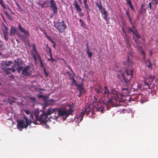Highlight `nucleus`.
<instances>
[{"label": "nucleus", "mask_w": 158, "mask_h": 158, "mask_svg": "<svg viewBox=\"0 0 158 158\" xmlns=\"http://www.w3.org/2000/svg\"><path fill=\"white\" fill-rule=\"evenodd\" d=\"M15 63L11 68H7L3 67L2 69L6 72V74L8 75L11 71L15 72L17 70L20 72L21 70L22 71V74L25 76H30L32 73V71L30 66H26L24 67L20 66L21 64L22 60L21 58H17L14 60Z\"/></svg>", "instance_id": "1"}, {"label": "nucleus", "mask_w": 158, "mask_h": 158, "mask_svg": "<svg viewBox=\"0 0 158 158\" xmlns=\"http://www.w3.org/2000/svg\"><path fill=\"white\" fill-rule=\"evenodd\" d=\"M111 93L110 94L108 95V96L110 95L111 96L110 100H109L108 101H106L105 100H103V103L108 108V106H120L119 102H121V99L122 98V95L121 93H119L117 91L114 89H112L111 90Z\"/></svg>", "instance_id": "2"}, {"label": "nucleus", "mask_w": 158, "mask_h": 158, "mask_svg": "<svg viewBox=\"0 0 158 158\" xmlns=\"http://www.w3.org/2000/svg\"><path fill=\"white\" fill-rule=\"evenodd\" d=\"M69 108L68 110L64 108H59L57 110V112L59 116L63 117V119L64 121L66 118L73 112V107L70 104L68 105Z\"/></svg>", "instance_id": "3"}, {"label": "nucleus", "mask_w": 158, "mask_h": 158, "mask_svg": "<svg viewBox=\"0 0 158 158\" xmlns=\"http://www.w3.org/2000/svg\"><path fill=\"white\" fill-rule=\"evenodd\" d=\"M126 75H123V85L127 86L130 83V80L133 76V70L132 69H127L126 70Z\"/></svg>", "instance_id": "4"}, {"label": "nucleus", "mask_w": 158, "mask_h": 158, "mask_svg": "<svg viewBox=\"0 0 158 158\" xmlns=\"http://www.w3.org/2000/svg\"><path fill=\"white\" fill-rule=\"evenodd\" d=\"M31 124V122L29 121L27 117L24 116V118L19 120L17 122V127L19 130L21 131L24 128L25 129Z\"/></svg>", "instance_id": "5"}, {"label": "nucleus", "mask_w": 158, "mask_h": 158, "mask_svg": "<svg viewBox=\"0 0 158 158\" xmlns=\"http://www.w3.org/2000/svg\"><path fill=\"white\" fill-rule=\"evenodd\" d=\"M57 108L53 109L51 108H49L47 110L46 112H42V114H40L39 117L41 118L40 121H44L46 119L48 115H50L53 113L57 112Z\"/></svg>", "instance_id": "6"}, {"label": "nucleus", "mask_w": 158, "mask_h": 158, "mask_svg": "<svg viewBox=\"0 0 158 158\" xmlns=\"http://www.w3.org/2000/svg\"><path fill=\"white\" fill-rule=\"evenodd\" d=\"M54 27L60 33L63 32L67 28L66 24L62 20L61 22L57 21L54 23Z\"/></svg>", "instance_id": "7"}, {"label": "nucleus", "mask_w": 158, "mask_h": 158, "mask_svg": "<svg viewBox=\"0 0 158 158\" xmlns=\"http://www.w3.org/2000/svg\"><path fill=\"white\" fill-rule=\"evenodd\" d=\"M25 113L27 115H29V118L30 120H32L35 121H40L41 117H39V115H40V113L38 111H36L33 113V114H31L29 110H25Z\"/></svg>", "instance_id": "8"}, {"label": "nucleus", "mask_w": 158, "mask_h": 158, "mask_svg": "<svg viewBox=\"0 0 158 158\" xmlns=\"http://www.w3.org/2000/svg\"><path fill=\"white\" fill-rule=\"evenodd\" d=\"M97 94H102L104 96L110 94V92L107 86H105L104 89L101 86H99L98 88L96 89Z\"/></svg>", "instance_id": "9"}, {"label": "nucleus", "mask_w": 158, "mask_h": 158, "mask_svg": "<svg viewBox=\"0 0 158 158\" xmlns=\"http://www.w3.org/2000/svg\"><path fill=\"white\" fill-rule=\"evenodd\" d=\"M132 38L136 44V47L139 49H141L142 48V46H139L141 42L139 40V39L141 38V37L139 33H136L135 35H133Z\"/></svg>", "instance_id": "10"}, {"label": "nucleus", "mask_w": 158, "mask_h": 158, "mask_svg": "<svg viewBox=\"0 0 158 158\" xmlns=\"http://www.w3.org/2000/svg\"><path fill=\"white\" fill-rule=\"evenodd\" d=\"M155 77L152 75H150L149 76L145 78L144 81L145 85L149 86L154 81Z\"/></svg>", "instance_id": "11"}, {"label": "nucleus", "mask_w": 158, "mask_h": 158, "mask_svg": "<svg viewBox=\"0 0 158 158\" xmlns=\"http://www.w3.org/2000/svg\"><path fill=\"white\" fill-rule=\"evenodd\" d=\"M18 29L21 32H23L24 36H23L25 38H28L30 36V34L28 31L25 29H24L22 26L21 24L20 23L18 24Z\"/></svg>", "instance_id": "12"}, {"label": "nucleus", "mask_w": 158, "mask_h": 158, "mask_svg": "<svg viewBox=\"0 0 158 158\" xmlns=\"http://www.w3.org/2000/svg\"><path fill=\"white\" fill-rule=\"evenodd\" d=\"M50 7L52 9L53 14H57V8L56 2L53 0H50Z\"/></svg>", "instance_id": "13"}, {"label": "nucleus", "mask_w": 158, "mask_h": 158, "mask_svg": "<svg viewBox=\"0 0 158 158\" xmlns=\"http://www.w3.org/2000/svg\"><path fill=\"white\" fill-rule=\"evenodd\" d=\"M73 5L74 6L77 12L80 13L81 12L82 9L76 0H74L73 1Z\"/></svg>", "instance_id": "14"}, {"label": "nucleus", "mask_w": 158, "mask_h": 158, "mask_svg": "<svg viewBox=\"0 0 158 158\" xmlns=\"http://www.w3.org/2000/svg\"><path fill=\"white\" fill-rule=\"evenodd\" d=\"M17 35L19 37H20L21 40H22L24 43L27 44L28 46L30 47V43L29 41V40L25 37H24L23 36L21 35L19 32L17 34Z\"/></svg>", "instance_id": "15"}, {"label": "nucleus", "mask_w": 158, "mask_h": 158, "mask_svg": "<svg viewBox=\"0 0 158 158\" xmlns=\"http://www.w3.org/2000/svg\"><path fill=\"white\" fill-rule=\"evenodd\" d=\"M122 90L123 91L122 94H121L122 95V98L123 96L124 97L130 93V90L127 87L122 88Z\"/></svg>", "instance_id": "16"}, {"label": "nucleus", "mask_w": 158, "mask_h": 158, "mask_svg": "<svg viewBox=\"0 0 158 158\" xmlns=\"http://www.w3.org/2000/svg\"><path fill=\"white\" fill-rule=\"evenodd\" d=\"M43 33L46 36L48 40L50 41L53 44L52 46L53 48H55L56 47V45L55 42L52 39H51L49 36L48 35L46 32L45 31H44Z\"/></svg>", "instance_id": "17"}, {"label": "nucleus", "mask_w": 158, "mask_h": 158, "mask_svg": "<svg viewBox=\"0 0 158 158\" xmlns=\"http://www.w3.org/2000/svg\"><path fill=\"white\" fill-rule=\"evenodd\" d=\"M77 87L79 92L82 93L84 94L85 92V90L83 87V84L82 83L77 85Z\"/></svg>", "instance_id": "18"}, {"label": "nucleus", "mask_w": 158, "mask_h": 158, "mask_svg": "<svg viewBox=\"0 0 158 158\" xmlns=\"http://www.w3.org/2000/svg\"><path fill=\"white\" fill-rule=\"evenodd\" d=\"M123 64L126 66L127 68L129 67L130 66H131L133 63L131 60L129 59H127V60L125 62H123Z\"/></svg>", "instance_id": "19"}, {"label": "nucleus", "mask_w": 158, "mask_h": 158, "mask_svg": "<svg viewBox=\"0 0 158 158\" xmlns=\"http://www.w3.org/2000/svg\"><path fill=\"white\" fill-rule=\"evenodd\" d=\"M97 106L96 107V110L98 111H100L102 112L103 111L104 108L103 106L101 105V104L99 103L97 104Z\"/></svg>", "instance_id": "20"}, {"label": "nucleus", "mask_w": 158, "mask_h": 158, "mask_svg": "<svg viewBox=\"0 0 158 158\" xmlns=\"http://www.w3.org/2000/svg\"><path fill=\"white\" fill-rule=\"evenodd\" d=\"M16 28L15 27H12L10 29V34L11 36L14 35L15 36V33L16 31Z\"/></svg>", "instance_id": "21"}, {"label": "nucleus", "mask_w": 158, "mask_h": 158, "mask_svg": "<svg viewBox=\"0 0 158 158\" xmlns=\"http://www.w3.org/2000/svg\"><path fill=\"white\" fill-rule=\"evenodd\" d=\"M127 30L129 34H131V33H133V36L135 35L136 33H138L136 29H135V31H134L131 27H128L127 28Z\"/></svg>", "instance_id": "22"}, {"label": "nucleus", "mask_w": 158, "mask_h": 158, "mask_svg": "<svg viewBox=\"0 0 158 158\" xmlns=\"http://www.w3.org/2000/svg\"><path fill=\"white\" fill-rule=\"evenodd\" d=\"M84 114L85 113L84 112H82L80 113L79 115L77 118V121L78 122H80L82 120Z\"/></svg>", "instance_id": "23"}, {"label": "nucleus", "mask_w": 158, "mask_h": 158, "mask_svg": "<svg viewBox=\"0 0 158 158\" xmlns=\"http://www.w3.org/2000/svg\"><path fill=\"white\" fill-rule=\"evenodd\" d=\"M8 28L5 25H4L2 28V30L4 34H8Z\"/></svg>", "instance_id": "24"}, {"label": "nucleus", "mask_w": 158, "mask_h": 158, "mask_svg": "<svg viewBox=\"0 0 158 158\" xmlns=\"http://www.w3.org/2000/svg\"><path fill=\"white\" fill-rule=\"evenodd\" d=\"M127 5L130 7V8L134 10H135L134 8L132 5L131 0H127Z\"/></svg>", "instance_id": "25"}, {"label": "nucleus", "mask_w": 158, "mask_h": 158, "mask_svg": "<svg viewBox=\"0 0 158 158\" xmlns=\"http://www.w3.org/2000/svg\"><path fill=\"white\" fill-rule=\"evenodd\" d=\"M96 4L99 10H101L103 9V6L100 1L99 2H96Z\"/></svg>", "instance_id": "26"}, {"label": "nucleus", "mask_w": 158, "mask_h": 158, "mask_svg": "<svg viewBox=\"0 0 158 158\" xmlns=\"http://www.w3.org/2000/svg\"><path fill=\"white\" fill-rule=\"evenodd\" d=\"M125 41L127 43L128 46L130 47L131 46V44L130 42V39L129 36H126L125 38Z\"/></svg>", "instance_id": "27"}, {"label": "nucleus", "mask_w": 158, "mask_h": 158, "mask_svg": "<svg viewBox=\"0 0 158 158\" xmlns=\"http://www.w3.org/2000/svg\"><path fill=\"white\" fill-rule=\"evenodd\" d=\"M38 57L39 58V61H40V64L41 67L43 69H44V68H45V67H44V64L42 62V60L41 59V58L40 55L38 54Z\"/></svg>", "instance_id": "28"}, {"label": "nucleus", "mask_w": 158, "mask_h": 158, "mask_svg": "<svg viewBox=\"0 0 158 158\" xmlns=\"http://www.w3.org/2000/svg\"><path fill=\"white\" fill-rule=\"evenodd\" d=\"M85 113H86V114H88L90 111V106H86L85 107Z\"/></svg>", "instance_id": "29"}, {"label": "nucleus", "mask_w": 158, "mask_h": 158, "mask_svg": "<svg viewBox=\"0 0 158 158\" xmlns=\"http://www.w3.org/2000/svg\"><path fill=\"white\" fill-rule=\"evenodd\" d=\"M134 56V53L132 52H130L127 54V59H130V57H132Z\"/></svg>", "instance_id": "30"}, {"label": "nucleus", "mask_w": 158, "mask_h": 158, "mask_svg": "<svg viewBox=\"0 0 158 158\" xmlns=\"http://www.w3.org/2000/svg\"><path fill=\"white\" fill-rule=\"evenodd\" d=\"M86 53L88 54V57L89 58H91L93 55V53L90 52L89 50L86 51Z\"/></svg>", "instance_id": "31"}, {"label": "nucleus", "mask_w": 158, "mask_h": 158, "mask_svg": "<svg viewBox=\"0 0 158 158\" xmlns=\"http://www.w3.org/2000/svg\"><path fill=\"white\" fill-rule=\"evenodd\" d=\"M0 4L2 6V7L4 9H6V6L5 4L4 3L3 0H0Z\"/></svg>", "instance_id": "32"}, {"label": "nucleus", "mask_w": 158, "mask_h": 158, "mask_svg": "<svg viewBox=\"0 0 158 158\" xmlns=\"http://www.w3.org/2000/svg\"><path fill=\"white\" fill-rule=\"evenodd\" d=\"M103 14L104 15L103 18L105 20H106L108 16V15L107 14V11L106 10H104Z\"/></svg>", "instance_id": "33"}, {"label": "nucleus", "mask_w": 158, "mask_h": 158, "mask_svg": "<svg viewBox=\"0 0 158 158\" xmlns=\"http://www.w3.org/2000/svg\"><path fill=\"white\" fill-rule=\"evenodd\" d=\"M12 63L13 62L12 61H9L8 62H5L4 64L6 66H9L12 64Z\"/></svg>", "instance_id": "34"}, {"label": "nucleus", "mask_w": 158, "mask_h": 158, "mask_svg": "<svg viewBox=\"0 0 158 158\" xmlns=\"http://www.w3.org/2000/svg\"><path fill=\"white\" fill-rule=\"evenodd\" d=\"M16 5L18 8V9L20 11H22L23 10L22 8L19 5L18 3H16Z\"/></svg>", "instance_id": "35"}, {"label": "nucleus", "mask_w": 158, "mask_h": 158, "mask_svg": "<svg viewBox=\"0 0 158 158\" xmlns=\"http://www.w3.org/2000/svg\"><path fill=\"white\" fill-rule=\"evenodd\" d=\"M4 13L7 16L8 18L10 19H11V16L8 13L7 11L5 10L3 11Z\"/></svg>", "instance_id": "36"}, {"label": "nucleus", "mask_w": 158, "mask_h": 158, "mask_svg": "<svg viewBox=\"0 0 158 158\" xmlns=\"http://www.w3.org/2000/svg\"><path fill=\"white\" fill-rule=\"evenodd\" d=\"M72 79L73 81V82L74 83L75 85L77 86L79 85L77 84V82L75 81V78L73 77H72Z\"/></svg>", "instance_id": "37"}, {"label": "nucleus", "mask_w": 158, "mask_h": 158, "mask_svg": "<svg viewBox=\"0 0 158 158\" xmlns=\"http://www.w3.org/2000/svg\"><path fill=\"white\" fill-rule=\"evenodd\" d=\"M30 101L32 102H34L35 100V98H34L30 97L29 98Z\"/></svg>", "instance_id": "38"}, {"label": "nucleus", "mask_w": 158, "mask_h": 158, "mask_svg": "<svg viewBox=\"0 0 158 158\" xmlns=\"http://www.w3.org/2000/svg\"><path fill=\"white\" fill-rule=\"evenodd\" d=\"M148 62L149 63V64H148L147 65V67H148L149 68L152 69V65L151 63L149 60H148Z\"/></svg>", "instance_id": "39"}, {"label": "nucleus", "mask_w": 158, "mask_h": 158, "mask_svg": "<svg viewBox=\"0 0 158 158\" xmlns=\"http://www.w3.org/2000/svg\"><path fill=\"white\" fill-rule=\"evenodd\" d=\"M84 5L85 6V9L86 10L90 9L89 8V6L87 4V3L84 4Z\"/></svg>", "instance_id": "40"}, {"label": "nucleus", "mask_w": 158, "mask_h": 158, "mask_svg": "<svg viewBox=\"0 0 158 158\" xmlns=\"http://www.w3.org/2000/svg\"><path fill=\"white\" fill-rule=\"evenodd\" d=\"M33 50L35 51V53H37V51L35 48V45L33 44L32 45Z\"/></svg>", "instance_id": "41"}, {"label": "nucleus", "mask_w": 158, "mask_h": 158, "mask_svg": "<svg viewBox=\"0 0 158 158\" xmlns=\"http://www.w3.org/2000/svg\"><path fill=\"white\" fill-rule=\"evenodd\" d=\"M141 53L143 55V58L144 60L145 59V57H146V55L145 54V52L143 50L141 51Z\"/></svg>", "instance_id": "42"}, {"label": "nucleus", "mask_w": 158, "mask_h": 158, "mask_svg": "<svg viewBox=\"0 0 158 158\" xmlns=\"http://www.w3.org/2000/svg\"><path fill=\"white\" fill-rule=\"evenodd\" d=\"M8 34H4V38L6 41L8 40Z\"/></svg>", "instance_id": "43"}, {"label": "nucleus", "mask_w": 158, "mask_h": 158, "mask_svg": "<svg viewBox=\"0 0 158 158\" xmlns=\"http://www.w3.org/2000/svg\"><path fill=\"white\" fill-rule=\"evenodd\" d=\"M43 69V71L44 74H45V76L47 77L48 76V73L46 72V70L45 68H44Z\"/></svg>", "instance_id": "44"}, {"label": "nucleus", "mask_w": 158, "mask_h": 158, "mask_svg": "<svg viewBox=\"0 0 158 158\" xmlns=\"http://www.w3.org/2000/svg\"><path fill=\"white\" fill-rule=\"evenodd\" d=\"M47 52L48 53H49V54H51L52 53V51L51 50V48L50 47L48 48V50H47Z\"/></svg>", "instance_id": "45"}, {"label": "nucleus", "mask_w": 158, "mask_h": 158, "mask_svg": "<svg viewBox=\"0 0 158 158\" xmlns=\"http://www.w3.org/2000/svg\"><path fill=\"white\" fill-rule=\"evenodd\" d=\"M152 4L151 2L149 3L148 4V8L149 7L150 10H151L152 9Z\"/></svg>", "instance_id": "46"}, {"label": "nucleus", "mask_w": 158, "mask_h": 158, "mask_svg": "<svg viewBox=\"0 0 158 158\" xmlns=\"http://www.w3.org/2000/svg\"><path fill=\"white\" fill-rule=\"evenodd\" d=\"M79 22L81 23V25H82L84 24V23L82 21V20L81 19H79Z\"/></svg>", "instance_id": "47"}, {"label": "nucleus", "mask_w": 158, "mask_h": 158, "mask_svg": "<svg viewBox=\"0 0 158 158\" xmlns=\"http://www.w3.org/2000/svg\"><path fill=\"white\" fill-rule=\"evenodd\" d=\"M48 2H49L48 1H45L44 2L43 4H44V5L45 4H47V5H48Z\"/></svg>", "instance_id": "48"}, {"label": "nucleus", "mask_w": 158, "mask_h": 158, "mask_svg": "<svg viewBox=\"0 0 158 158\" xmlns=\"http://www.w3.org/2000/svg\"><path fill=\"white\" fill-rule=\"evenodd\" d=\"M33 59H34V60L35 62H36V56H35V54H33Z\"/></svg>", "instance_id": "49"}, {"label": "nucleus", "mask_w": 158, "mask_h": 158, "mask_svg": "<svg viewBox=\"0 0 158 158\" xmlns=\"http://www.w3.org/2000/svg\"><path fill=\"white\" fill-rule=\"evenodd\" d=\"M104 10H105V9L104 8H103V9H102V10H100L101 11V12L102 13V14H104Z\"/></svg>", "instance_id": "50"}, {"label": "nucleus", "mask_w": 158, "mask_h": 158, "mask_svg": "<svg viewBox=\"0 0 158 158\" xmlns=\"http://www.w3.org/2000/svg\"><path fill=\"white\" fill-rule=\"evenodd\" d=\"M110 18L107 19V18L106 20H105L106 21V23L107 24H109L110 23L109 19Z\"/></svg>", "instance_id": "51"}, {"label": "nucleus", "mask_w": 158, "mask_h": 158, "mask_svg": "<svg viewBox=\"0 0 158 158\" xmlns=\"http://www.w3.org/2000/svg\"><path fill=\"white\" fill-rule=\"evenodd\" d=\"M86 12H87V14L88 15H89V12H90V9L86 10Z\"/></svg>", "instance_id": "52"}, {"label": "nucleus", "mask_w": 158, "mask_h": 158, "mask_svg": "<svg viewBox=\"0 0 158 158\" xmlns=\"http://www.w3.org/2000/svg\"><path fill=\"white\" fill-rule=\"evenodd\" d=\"M86 51L88 50H89V48L88 47V43L86 44Z\"/></svg>", "instance_id": "53"}, {"label": "nucleus", "mask_w": 158, "mask_h": 158, "mask_svg": "<svg viewBox=\"0 0 158 158\" xmlns=\"http://www.w3.org/2000/svg\"><path fill=\"white\" fill-rule=\"evenodd\" d=\"M122 31L125 34H126V31L124 29V27H123L122 28Z\"/></svg>", "instance_id": "54"}, {"label": "nucleus", "mask_w": 158, "mask_h": 158, "mask_svg": "<svg viewBox=\"0 0 158 158\" xmlns=\"http://www.w3.org/2000/svg\"><path fill=\"white\" fill-rule=\"evenodd\" d=\"M126 15L127 16L130 15L129 14V11L128 10H127L126 11Z\"/></svg>", "instance_id": "55"}, {"label": "nucleus", "mask_w": 158, "mask_h": 158, "mask_svg": "<svg viewBox=\"0 0 158 158\" xmlns=\"http://www.w3.org/2000/svg\"><path fill=\"white\" fill-rule=\"evenodd\" d=\"M48 102H54V100L53 99H50L48 101Z\"/></svg>", "instance_id": "56"}, {"label": "nucleus", "mask_w": 158, "mask_h": 158, "mask_svg": "<svg viewBox=\"0 0 158 158\" xmlns=\"http://www.w3.org/2000/svg\"><path fill=\"white\" fill-rule=\"evenodd\" d=\"M51 61L53 62H55L56 61V60L52 58H50Z\"/></svg>", "instance_id": "57"}, {"label": "nucleus", "mask_w": 158, "mask_h": 158, "mask_svg": "<svg viewBox=\"0 0 158 158\" xmlns=\"http://www.w3.org/2000/svg\"><path fill=\"white\" fill-rule=\"evenodd\" d=\"M39 5L41 6V8H43L44 7V4H40Z\"/></svg>", "instance_id": "58"}, {"label": "nucleus", "mask_w": 158, "mask_h": 158, "mask_svg": "<svg viewBox=\"0 0 158 158\" xmlns=\"http://www.w3.org/2000/svg\"><path fill=\"white\" fill-rule=\"evenodd\" d=\"M82 94H83V93H81V92H79V94L78 95V97H80L81 96Z\"/></svg>", "instance_id": "59"}, {"label": "nucleus", "mask_w": 158, "mask_h": 158, "mask_svg": "<svg viewBox=\"0 0 158 158\" xmlns=\"http://www.w3.org/2000/svg\"><path fill=\"white\" fill-rule=\"evenodd\" d=\"M79 13V15L81 16H83V14L82 13H81L80 12V13Z\"/></svg>", "instance_id": "60"}, {"label": "nucleus", "mask_w": 158, "mask_h": 158, "mask_svg": "<svg viewBox=\"0 0 158 158\" xmlns=\"http://www.w3.org/2000/svg\"><path fill=\"white\" fill-rule=\"evenodd\" d=\"M84 4L87 3V0H83Z\"/></svg>", "instance_id": "61"}, {"label": "nucleus", "mask_w": 158, "mask_h": 158, "mask_svg": "<svg viewBox=\"0 0 158 158\" xmlns=\"http://www.w3.org/2000/svg\"><path fill=\"white\" fill-rule=\"evenodd\" d=\"M132 28L133 29H134L135 30V29H136L135 28V25L134 24L132 25Z\"/></svg>", "instance_id": "62"}, {"label": "nucleus", "mask_w": 158, "mask_h": 158, "mask_svg": "<svg viewBox=\"0 0 158 158\" xmlns=\"http://www.w3.org/2000/svg\"><path fill=\"white\" fill-rule=\"evenodd\" d=\"M44 97V95H40V96H38L39 98H43Z\"/></svg>", "instance_id": "63"}, {"label": "nucleus", "mask_w": 158, "mask_h": 158, "mask_svg": "<svg viewBox=\"0 0 158 158\" xmlns=\"http://www.w3.org/2000/svg\"><path fill=\"white\" fill-rule=\"evenodd\" d=\"M68 67L69 69H70V71H71L73 72V73H74V72H73V70H72V69H71L70 68V67H69V66H68Z\"/></svg>", "instance_id": "64"}]
</instances>
